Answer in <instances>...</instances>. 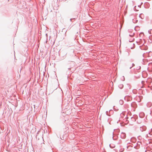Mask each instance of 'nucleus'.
Segmentation results:
<instances>
[{
    "label": "nucleus",
    "mask_w": 152,
    "mask_h": 152,
    "mask_svg": "<svg viewBox=\"0 0 152 152\" xmlns=\"http://www.w3.org/2000/svg\"><path fill=\"white\" fill-rule=\"evenodd\" d=\"M140 66H138L137 68V69H140Z\"/></svg>",
    "instance_id": "1"
},
{
    "label": "nucleus",
    "mask_w": 152,
    "mask_h": 152,
    "mask_svg": "<svg viewBox=\"0 0 152 152\" xmlns=\"http://www.w3.org/2000/svg\"><path fill=\"white\" fill-rule=\"evenodd\" d=\"M121 86H122V87H123V85H121Z\"/></svg>",
    "instance_id": "2"
}]
</instances>
